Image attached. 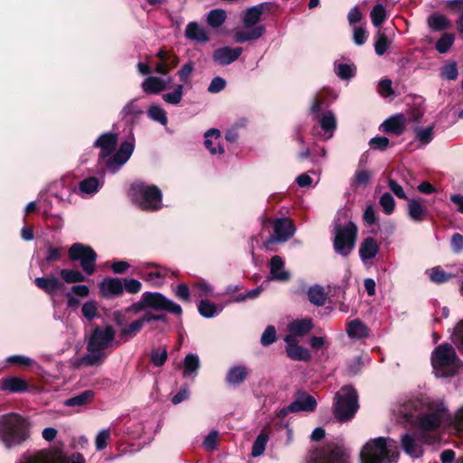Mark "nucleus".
I'll return each mask as SVG.
<instances>
[{
	"label": "nucleus",
	"mask_w": 463,
	"mask_h": 463,
	"mask_svg": "<svg viewBox=\"0 0 463 463\" xmlns=\"http://www.w3.org/2000/svg\"><path fill=\"white\" fill-rule=\"evenodd\" d=\"M395 411L406 422H415L424 431L450 426L451 412L442 399L426 397L410 400L399 405Z\"/></svg>",
	"instance_id": "obj_1"
},
{
	"label": "nucleus",
	"mask_w": 463,
	"mask_h": 463,
	"mask_svg": "<svg viewBox=\"0 0 463 463\" xmlns=\"http://www.w3.org/2000/svg\"><path fill=\"white\" fill-rule=\"evenodd\" d=\"M100 149L99 164L108 168L111 173H116L130 158L135 148L133 137L122 142L118 150L111 156L118 146V136L108 132L102 134L94 143Z\"/></svg>",
	"instance_id": "obj_2"
},
{
	"label": "nucleus",
	"mask_w": 463,
	"mask_h": 463,
	"mask_svg": "<svg viewBox=\"0 0 463 463\" xmlns=\"http://www.w3.org/2000/svg\"><path fill=\"white\" fill-rule=\"evenodd\" d=\"M116 331L112 326H96L87 343V354L80 359V364L86 366H98L104 363L106 350L118 346L120 342L115 341Z\"/></svg>",
	"instance_id": "obj_3"
},
{
	"label": "nucleus",
	"mask_w": 463,
	"mask_h": 463,
	"mask_svg": "<svg viewBox=\"0 0 463 463\" xmlns=\"http://www.w3.org/2000/svg\"><path fill=\"white\" fill-rule=\"evenodd\" d=\"M334 250L347 257L355 246L358 229L355 223L349 220L348 211L341 210L337 213L333 224Z\"/></svg>",
	"instance_id": "obj_4"
},
{
	"label": "nucleus",
	"mask_w": 463,
	"mask_h": 463,
	"mask_svg": "<svg viewBox=\"0 0 463 463\" xmlns=\"http://www.w3.org/2000/svg\"><path fill=\"white\" fill-rule=\"evenodd\" d=\"M397 458L396 441L384 437L371 439L360 452L362 463H395Z\"/></svg>",
	"instance_id": "obj_5"
},
{
	"label": "nucleus",
	"mask_w": 463,
	"mask_h": 463,
	"mask_svg": "<svg viewBox=\"0 0 463 463\" xmlns=\"http://www.w3.org/2000/svg\"><path fill=\"white\" fill-rule=\"evenodd\" d=\"M29 438V427L25 419L16 413L0 417V440L6 449L19 446Z\"/></svg>",
	"instance_id": "obj_6"
},
{
	"label": "nucleus",
	"mask_w": 463,
	"mask_h": 463,
	"mask_svg": "<svg viewBox=\"0 0 463 463\" xmlns=\"http://www.w3.org/2000/svg\"><path fill=\"white\" fill-rule=\"evenodd\" d=\"M269 11V3H261L247 8L242 14V23L245 29H236L233 33L236 43H245L257 40L265 33L264 25H257L261 15Z\"/></svg>",
	"instance_id": "obj_7"
},
{
	"label": "nucleus",
	"mask_w": 463,
	"mask_h": 463,
	"mask_svg": "<svg viewBox=\"0 0 463 463\" xmlns=\"http://www.w3.org/2000/svg\"><path fill=\"white\" fill-rule=\"evenodd\" d=\"M431 364L437 377H450L458 371L460 361L450 345L442 344L432 352Z\"/></svg>",
	"instance_id": "obj_8"
},
{
	"label": "nucleus",
	"mask_w": 463,
	"mask_h": 463,
	"mask_svg": "<svg viewBox=\"0 0 463 463\" xmlns=\"http://www.w3.org/2000/svg\"><path fill=\"white\" fill-rule=\"evenodd\" d=\"M129 194L143 210L156 211L162 207V193L156 185L135 182L130 187Z\"/></svg>",
	"instance_id": "obj_9"
},
{
	"label": "nucleus",
	"mask_w": 463,
	"mask_h": 463,
	"mask_svg": "<svg viewBox=\"0 0 463 463\" xmlns=\"http://www.w3.org/2000/svg\"><path fill=\"white\" fill-rule=\"evenodd\" d=\"M358 409V395L351 386H344L335 393L334 415L338 421L351 420Z\"/></svg>",
	"instance_id": "obj_10"
},
{
	"label": "nucleus",
	"mask_w": 463,
	"mask_h": 463,
	"mask_svg": "<svg viewBox=\"0 0 463 463\" xmlns=\"http://www.w3.org/2000/svg\"><path fill=\"white\" fill-rule=\"evenodd\" d=\"M68 256L72 261H80L86 275L91 276L95 273L98 256L91 247L80 242L73 243L69 249Z\"/></svg>",
	"instance_id": "obj_11"
},
{
	"label": "nucleus",
	"mask_w": 463,
	"mask_h": 463,
	"mask_svg": "<svg viewBox=\"0 0 463 463\" xmlns=\"http://www.w3.org/2000/svg\"><path fill=\"white\" fill-rule=\"evenodd\" d=\"M144 301L148 308L155 311H166L176 316H180L183 312L179 304L159 292H144Z\"/></svg>",
	"instance_id": "obj_12"
},
{
	"label": "nucleus",
	"mask_w": 463,
	"mask_h": 463,
	"mask_svg": "<svg viewBox=\"0 0 463 463\" xmlns=\"http://www.w3.org/2000/svg\"><path fill=\"white\" fill-rule=\"evenodd\" d=\"M435 439L426 435L404 434L402 437V447L403 450L413 458H419L422 455V445L424 443H434Z\"/></svg>",
	"instance_id": "obj_13"
},
{
	"label": "nucleus",
	"mask_w": 463,
	"mask_h": 463,
	"mask_svg": "<svg viewBox=\"0 0 463 463\" xmlns=\"http://www.w3.org/2000/svg\"><path fill=\"white\" fill-rule=\"evenodd\" d=\"M273 230L274 236H270L267 240L266 245L286 241L292 237L295 232L293 222L287 218L276 220L273 224Z\"/></svg>",
	"instance_id": "obj_14"
},
{
	"label": "nucleus",
	"mask_w": 463,
	"mask_h": 463,
	"mask_svg": "<svg viewBox=\"0 0 463 463\" xmlns=\"http://www.w3.org/2000/svg\"><path fill=\"white\" fill-rule=\"evenodd\" d=\"M172 83L173 79L171 77L148 76L143 80L141 88L146 94H158L169 89Z\"/></svg>",
	"instance_id": "obj_15"
},
{
	"label": "nucleus",
	"mask_w": 463,
	"mask_h": 463,
	"mask_svg": "<svg viewBox=\"0 0 463 463\" xmlns=\"http://www.w3.org/2000/svg\"><path fill=\"white\" fill-rule=\"evenodd\" d=\"M20 463H85V459L80 453L67 457L61 452H56L46 458L31 457Z\"/></svg>",
	"instance_id": "obj_16"
},
{
	"label": "nucleus",
	"mask_w": 463,
	"mask_h": 463,
	"mask_svg": "<svg viewBox=\"0 0 463 463\" xmlns=\"http://www.w3.org/2000/svg\"><path fill=\"white\" fill-rule=\"evenodd\" d=\"M308 463H348V458L338 449L316 450L310 455Z\"/></svg>",
	"instance_id": "obj_17"
},
{
	"label": "nucleus",
	"mask_w": 463,
	"mask_h": 463,
	"mask_svg": "<svg viewBox=\"0 0 463 463\" xmlns=\"http://www.w3.org/2000/svg\"><path fill=\"white\" fill-rule=\"evenodd\" d=\"M242 52L241 47L232 48L224 46L215 50L213 53V61L218 65H229L235 61Z\"/></svg>",
	"instance_id": "obj_18"
},
{
	"label": "nucleus",
	"mask_w": 463,
	"mask_h": 463,
	"mask_svg": "<svg viewBox=\"0 0 463 463\" xmlns=\"http://www.w3.org/2000/svg\"><path fill=\"white\" fill-rule=\"evenodd\" d=\"M406 123L407 119L405 116L402 113H398L385 119L381 125V129L383 132L400 136L404 132Z\"/></svg>",
	"instance_id": "obj_19"
},
{
	"label": "nucleus",
	"mask_w": 463,
	"mask_h": 463,
	"mask_svg": "<svg viewBox=\"0 0 463 463\" xmlns=\"http://www.w3.org/2000/svg\"><path fill=\"white\" fill-rule=\"evenodd\" d=\"M285 342L286 345V353L288 356L294 361H304L307 362L311 355L309 351L298 345V341L292 336H286Z\"/></svg>",
	"instance_id": "obj_20"
},
{
	"label": "nucleus",
	"mask_w": 463,
	"mask_h": 463,
	"mask_svg": "<svg viewBox=\"0 0 463 463\" xmlns=\"http://www.w3.org/2000/svg\"><path fill=\"white\" fill-rule=\"evenodd\" d=\"M99 289L102 296L112 298L120 296L124 291L123 283L118 278H105L99 283Z\"/></svg>",
	"instance_id": "obj_21"
},
{
	"label": "nucleus",
	"mask_w": 463,
	"mask_h": 463,
	"mask_svg": "<svg viewBox=\"0 0 463 463\" xmlns=\"http://www.w3.org/2000/svg\"><path fill=\"white\" fill-rule=\"evenodd\" d=\"M317 404V401L312 395L300 392H298L296 400L290 403V409L295 412H311L316 410Z\"/></svg>",
	"instance_id": "obj_22"
},
{
	"label": "nucleus",
	"mask_w": 463,
	"mask_h": 463,
	"mask_svg": "<svg viewBox=\"0 0 463 463\" xmlns=\"http://www.w3.org/2000/svg\"><path fill=\"white\" fill-rule=\"evenodd\" d=\"M269 279L282 282L290 279V273L285 269L284 261L280 256L275 255L270 259Z\"/></svg>",
	"instance_id": "obj_23"
},
{
	"label": "nucleus",
	"mask_w": 463,
	"mask_h": 463,
	"mask_svg": "<svg viewBox=\"0 0 463 463\" xmlns=\"http://www.w3.org/2000/svg\"><path fill=\"white\" fill-rule=\"evenodd\" d=\"M318 124L323 130L322 137L326 140L330 139L336 128V118L335 114L328 110L321 113L317 117Z\"/></svg>",
	"instance_id": "obj_24"
},
{
	"label": "nucleus",
	"mask_w": 463,
	"mask_h": 463,
	"mask_svg": "<svg viewBox=\"0 0 463 463\" xmlns=\"http://www.w3.org/2000/svg\"><path fill=\"white\" fill-rule=\"evenodd\" d=\"M34 283L39 288L43 289L47 294H52L63 288L61 281H60V279L54 275L36 278L34 279Z\"/></svg>",
	"instance_id": "obj_25"
},
{
	"label": "nucleus",
	"mask_w": 463,
	"mask_h": 463,
	"mask_svg": "<svg viewBox=\"0 0 463 463\" xmlns=\"http://www.w3.org/2000/svg\"><path fill=\"white\" fill-rule=\"evenodd\" d=\"M249 373L250 371L246 366L233 365L227 372L226 382L229 385H240L247 379Z\"/></svg>",
	"instance_id": "obj_26"
},
{
	"label": "nucleus",
	"mask_w": 463,
	"mask_h": 463,
	"mask_svg": "<svg viewBox=\"0 0 463 463\" xmlns=\"http://www.w3.org/2000/svg\"><path fill=\"white\" fill-rule=\"evenodd\" d=\"M184 35L187 39L197 43L209 42V36L205 29L200 26L196 22H190L185 28Z\"/></svg>",
	"instance_id": "obj_27"
},
{
	"label": "nucleus",
	"mask_w": 463,
	"mask_h": 463,
	"mask_svg": "<svg viewBox=\"0 0 463 463\" xmlns=\"http://www.w3.org/2000/svg\"><path fill=\"white\" fill-rule=\"evenodd\" d=\"M313 328L311 319H298L288 325L289 335L288 336L296 337L307 335Z\"/></svg>",
	"instance_id": "obj_28"
},
{
	"label": "nucleus",
	"mask_w": 463,
	"mask_h": 463,
	"mask_svg": "<svg viewBox=\"0 0 463 463\" xmlns=\"http://www.w3.org/2000/svg\"><path fill=\"white\" fill-rule=\"evenodd\" d=\"M167 275V269L161 267H156L151 270L142 272L141 278L152 286L159 287L164 283V279Z\"/></svg>",
	"instance_id": "obj_29"
},
{
	"label": "nucleus",
	"mask_w": 463,
	"mask_h": 463,
	"mask_svg": "<svg viewBox=\"0 0 463 463\" xmlns=\"http://www.w3.org/2000/svg\"><path fill=\"white\" fill-rule=\"evenodd\" d=\"M379 251L377 241L368 237L363 241L359 249V254L362 260H369L373 259Z\"/></svg>",
	"instance_id": "obj_30"
},
{
	"label": "nucleus",
	"mask_w": 463,
	"mask_h": 463,
	"mask_svg": "<svg viewBox=\"0 0 463 463\" xmlns=\"http://www.w3.org/2000/svg\"><path fill=\"white\" fill-rule=\"evenodd\" d=\"M428 209L419 200L411 199L408 203V214L410 218L417 222H422L427 216Z\"/></svg>",
	"instance_id": "obj_31"
},
{
	"label": "nucleus",
	"mask_w": 463,
	"mask_h": 463,
	"mask_svg": "<svg viewBox=\"0 0 463 463\" xmlns=\"http://www.w3.org/2000/svg\"><path fill=\"white\" fill-rule=\"evenodd\" d=\"M103 185V180L97 177H88L79 183V191L83 195L96 194Z\"/></svg>",
	"instance_id": "obj_32"
},
{
	"label": "nucleus",
	"mask_w": 463,
	"mask_h": 463,
	"mask_svg": "<svg viewBox=\"0 0 463 463\" xmlns=\"http://www.w3.org/2000/svg\"><path fill=\"white\" fill-rule=\"evenodd\" d=\"M183 365L184 376L194 378L201 365L200 358L197 354H188L184 359Z\"/></svg>",
	"instance_id": "obj_33"
},
{
	"label": "nucleus",
	"mask_w": 463,
	"mask_h": 463,
	"mask_svg": "<svg viewBox=\"0 0 463 463\" xmlns=\"http://www.w3.org/2000/svg\"><path fill=\"white\" fill-rule=\"evenodd\" d=\"M346 333L352 339H361L368 335L369 329L364 322L354 319L348 323Z\"/></svg>",
	"instance_id": "obj_34"
},
{
	"label": "nucleus",
	"mask_w": 463,
	"mask_h": 463,
	"mask_svg": "<svg viewBox=\"0 0 463 463\" xmlns=\"http://www.w3.org/2000/svg\"><path fill=\"white\" fill-rule=\"evenodd\" d=\"M221 137V132L216 128H211L207 130L204 134V146L205 147L211 152V154H223L224 149L223 147L217 143V146H213V140H218Z\"/></svg>",
	"instance_id": "obj_35"
},
{
	"label": "nucleus",
	"mask_w": 463,
	"mask_h": 463,
	"mask_svg": "<svg viewBox=\"0 0 463 463\" xmlns=\"http://www.w3.org/2000/svg\"><path fill=\"white\" fill-rule=\"evenodd\" d=\"M141 323L138 322L137 319L130 322L129 324H126L122 328L119 329L118 336L121 342H128L130 339L134 338L141 330H142Z\"/></svg>",
	"instance_id": "obj_36"
},
{
	"label": "nucleus",
	"mask_w": 463,
	"mask_h": 463,
	"mask_svg": "<svg viewBox=\"0 0 463 463\" xmlns=\"http://www.w3.org/2000/svg\"><path fill=\"white\" fill-rule=\"evenodd\" d=\"M27 383L19 377H7L2 380V389L11 392H22L27 390Z\"/></svg>",
	"instance_id": "obj_37"
},
{
	"label": "nucleus",
	"mask_w": 463,
	"mask_h": 463,
	"mask_svg": "<svg viewBox=\"0 0 463 463\" xmlns=\"http://www.w3.org/2000/svg\"><path fill=\"white\" fill-rule=\"evenodd\" d=\"M94 398L93 391L87 390L80 394L73 396L70 399H67L64 402V405L67 407H76V406H83L90 402Z\"/></svg>",
	"instance_id": "obj_38"
},
{
	"label": "nucleus",
	"mask_w": 463,
	"mask_h": 463,
	"mask_svg": "<svg viewBox=\"0 0 463 463\" xmlns=\"http://www.w3.org/2000/svg\"><path fill=\"white\" fill-rule=\"evenodd\" d=\"M307 297L312 304L319 307L325 304L327 295L323 287L316 285L309 288Z\"/></svg>",
	"instance_id": "obj_39"
},
{
	"label": "nucleus",
	"mask_w": 463,
	"mask_h": 463,
	"mask_svg": "<svg viewBox=\"0 0 463 463\" xmlns=\"http://www.w3.org/2000/svg\"><path fill=\"white\" fill-rule=\"evenodd\" d=\"M222 310V307H219L209 300H201L198 305V311L200 315L206 318L217 316Z\"/></svg>",
	"instance_id": "obj_40"
},
{
	"label": "nucleus",
	"mask_w": 463,
	"mask_h": 463,
	"mask_svg": "<svg viewBox=\"0 0 463 463\" xmlns=\"http://www.w3.org/2000/svg\"><path fill=\"white\" fill-rule=\"evenodd\" d=\"M62 280L68 284L86 281V276L78 269H62L60 270Z\"/></svg>",
	"instance_id": "obj_41"
},
{
	"label": "nucleus",
	"mask_w": 463,
	"mask_h": 463,
	"mask_svg": "<svg viewBox=\"0 0 463 463\" xmlns=\"http://www.w3.org/2000/svg\"><path fill=\"white\" fill-rule=\"evenodd\" d=\"M428 25L433 31H442L449 27L450 23L447 17L439 14H433L428 18Z\"/></svg>",
	"instance_id": "obj_42"
},
{
	"label": "nucleus",
	"mask_w": 463,
	"mask_h": 463,
	"mask_svg": "<svg viewBox=\"0 0 463 463\" xmlns=\"http://www.w3.org/2000/svg\"><path fill=\"white\" fill-rule=\"evenodd\" d=\"M370 17L373 26L380 27L387 17L385 7L382 4L375 5L371 10Z\"/></svg>",
	"instance_id": "obj_43"
},
{
	"label": "nucleus",
	"mask_w": 463,
	"mask_h": 463,
	"mask_svg": "<svg viewBox=\"0 0 463 463\" xmlns=\"http://www.w3.org/2000/svg\"><path fill=\"white\" fill-rule=\"evenodd\" d=\"M147 116L150 119L160 123L163 126L167 124V117L165 109L159 105H152L147 109Z\"/></svg>",
	"instance_id": "obj_44"
},
{
	"label": "nucleus",
	"mask_w": 463,
	"mask_h": 463,
	"mask_svg": "<svg viewBox=\"0 0 463 463\" xmlns=\"http://www.w3.org/2000/svg\"><path fill=\"white\" fill-rule=\"evenodd\" d=\"M226 19V13L222 9L211 10L207 14V23L213 28L220 27Z\"/></svg>",
	"instance_id": "obj_45"
},
{
	"label": "nucleus",
	"mask_w": 463,
	"mask_h": 463,
	"mask_svg": "<svg viewBox=\"0 0 463 463\" xmlns=\"http://www.w3.org/2000/svg\"><path fill=\"white\" fill-rule=\"evenodd\" d=\"M183 96L184 86L182 84H178L172 92L163 94L162 99L167 104L177 105L181 102Z\"/></svg>",
	"instance_id": "obj_46"
},
{
	"label": "nucleus",
	"mask_w": 463,
	"mask_h": 463,
	"mask_svg": "<svg viewBox=\"0 0 463 463\" xmlns=\"http://www.w3.org/2000/svg\"><path fill=\"white\" fill-rule=\"evenodd\" d=\"M268 440L269 436L266 433L261 432L259 434L252 445L251 456L256 458L262 455L266 449Z\"/></svg>",
	"instance_id": "obj_47"
},
{
	"label": "nucleus",
	"mask_w": 463,
	"mask_h": 463,
	"mask_svg": "<svg viewBox=\"0 0 463 463\" xmlns=\"http://www.w3.org/2000/svg\"><path fill=\"white\" fill-rule=\"evenodd\" d=\"M458 71L457 63L454 61H449L440 69V77L448 80H455L458 78Z\"/></svg>",
	"instance_id": "obj_48"
},
{
	"label": "nucleus",
	"mask_w": 463,
	"mask_h": 463,
	"mask_svg": "<svg viewBox=\"0 0 463 463\" xmlns=\"http://www.w3.org/2000/svg\"><path fill=\"white\" fill-rule=\"evenodd\" d=\"M454 35L451 33H444L438 40L436 43V49L439 53H446L454 43Z\"/></svg>",
	"instance_id": "obj_49"
},
{
	"label": "nucleus",
	"mask_w": 463,
	"mask_h": 463,
	"mask_svg": "<svg viewBox=\"0 0 463 463\" xmlns=\"http://www.w3.org/2000/svg\"><path fill=\"white\" fill-rule=\"evenodd\" d=\"M429 277L432 282L440 284L448 281L450 278H452V275L446 273L439 267H435L430 270Z\"/></svg>",
	"instance_id": "obj_50"
},
{
	"label": "nucleus",
	"mask_w": 463,
	"mask_h": 463,
	"mask_svg": "<svg viewBox=\"0 0 463 463\" xmlns=\"http://www.w3.org/2000/svg\"><path fill=\"white\" fill-rule=\"evenodd\" d=\"M167 359V351L165 347H159L151 352V362L155 366H162Z\"/></svg>",
	"instance_id": "obj_51"
},
{
	"label": "nucleus",
	"mask_w": 463,
	"mask_h": 463,
	"mask_svg": "<svg viewBox=\"0 0 463 463\" xmlns=\"http://www.w3.org/2000/svg\"><path fill=\"white\" fill-rule=\"evenodd\" d=\"M416 138L422 144H429L433 138V127H427L425 128H415L414 129Z\"/></svg>",
	"instance_id": "obj_52"
},
{
	"label": "nucleus",
	"mask_w": 463,
	"mask_h": 463,
	"mask_svg": "<svg viewBox=\"0 0 463 463\" xmlns=\"http://www.w3.org/2000/svg\"><path fill=\"white\" fill-rule=\"evenodd\" d=\"M354 67L353 65L339 63L335 66L336 75L343 80H349L354 75Z\"/></svg>",
	"instance_id": "obj_53"
},
{
	"label": "nucleus",
	"mask_w": 463,
	"mask_h": 463,
	"mask_svg": "<svg viewBox=\"0 0 463 463\" xmlns=\"http://www.w3.org/2000/svg\"><path fill=\"white\" fill-rule=\"evenodd\" d=\"M458 433L463 435V406L458 409L455 413H451L450 426Z\"/></svg>",
	"instance_id": "obj_54"
},
{
	"label": "nucleus",
	"mask_w": 463,
	"mask_h": 463,
	"mask_svg": "<svg viewBox=\"0 0 463 463\" xmlns=\"http://www.w3.org/2000/svg\"><path fill=\"white\" fill-rule=\"evenodd\" d=\"M379 203L386 214H391L394 211L395 201L389 193H384L381 196Z\"/></svg>",
	"instance_id": "obj_55"
},
{
	"label": "nucleus",
	"mask_w": 463,
	"mask_h": 463,
	"mask_svg": "<svg viewBox=\"0 0 463 463\" xmlns=\"http://www.w3.org/2000/svg\"><path fill=\"white\" fill-rule=\"evenodd\" d=\"M389 43H390L387 36L384 33L379 32L377 34V39L374 43L375 52L380 56L383 55L389 47Z\"/></svg>",
	"instance_id": "obj_56"
},
{
	"label": "nucleus",
	"mask_w": 463,
	"mask_h": 463,
	"mask_svg": "<svg viewBox=\"0 0 463 463\" xmlns=\"http://www.w3.org/2000/svg\"><path fill=\"white\" fill-rule=\"evenodd\" d=\"M452 341L463 354V319L456 326L453 332Z\"/></svg>",
	"instance_id": "obj_57"
},
{
	"label": "nucleus",
	"mask_w": 463,
	"mask_h": 463,
	"mask_svg": "<svg viewBox=\"0 0 463 463\" xmlns=\"http://www.w3.org/2000/svg\"><path fill=\"white\" fill-rule=\"evenodd\" d=\"M142 113L139 107L136 104V99L128 101L121 110L123 117L133 116L137 117Z\"/></svg>",
	"instance_id": "obj_58"
},
{
	"label": "nucleus",
	"mask_w": 463,
	"mask_h": 463,
	"mask_svg": "<svg viewBox=\"0 0 463 463\" xmlns=\"http://www.w3.org/2000/svg\"><path fill=\"white\" fill-rule=\"evenodd\" d=\"M110 437V431L109 429L102 430L99 431L95 439L96 449L98 450H102L107 447L108 440Z\"/></svg>",
	"instance_id": "obj_59"
},
{
	"label": "nucleus",
	"mask_w": 463,
	"mask_h": 463,
	"mask_svg": "<svg viewBox=\"0 0 463 463\" xmlns=\"http://www.w3.org/2000/svg\"><path fill=\"white\" fill-rule=\"evenodd\" d=\"M166 317L163 314H154L151 311H146L142 317L137 318L138 322L141 323L142 327L145 324L150 323L151 321H165Z\"/></svg>",
	"instance_id": "obj_60"
},
{
	"label": "nucleus",
	"mask_w": 463,
	"mask_h": 463,
	"mask_svg": "<svg viewBox=\"0 0 463 463\" xmlns=\"http://www.w3.org/2000/svg\"><path fill=\"white\" fill-rule=\"evenodd\" d=\"M124 289L130 294H137L142 288V284L139 280L135 279H126L123 284Z\"/></svg>",
	"instance_id": "obj_61"
},
{
	"label": "nucleus",
	"mask_w": 463,
	"mask_h": 463,
	"mask_svg": "<svg viewBox=\"0 0 463 463\" xmlns=\"http://www.w3.org/2000/svg\"><path fill=\"white\" fill-rule=\"evenodd\" d=\"M276 340V329L272 326L266 327L265 331L261 335L260 342L263 345H269Z\"/></svg>",
	"instance_id": "obj_62"
},
{
	"label": "nucleus",
	"mask_w": 463,
	"mask_h": 463,
	"mask_svg": "<svg viewBox=\"0 0 463 463\" xmlns=\"http://www.w3.org/2000/svg\"><path fill=\"white\" fill-rule=\"evenodd\" d=\"M82 315L88 319L91 320L96 317L97 306L94 301H88L83 304L81 307Z\"/></svg>",
	"instance_id": "obj_63"
},
{
	"label": "nucleus",
	"mask_w": 463,
	"mask_h": 463,
	"mask_svg": "<svg viewBox=\"0 0 463 463\" xmlns=\"http://www.w3.org/2000/svg\"><path fill=\"white\" fill-rule=\"evenodd\" d=\"M370 146L374 150H385L389 146V139L385 137H375L370 140Z\"/></svg>",
	"instance_id": "obj_64"
}]
</instances>
